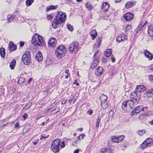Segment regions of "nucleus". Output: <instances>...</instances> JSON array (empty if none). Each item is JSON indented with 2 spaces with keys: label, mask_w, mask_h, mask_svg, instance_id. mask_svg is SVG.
<instances>
[{
  "label": "nucleus",
  "mask_w": 153,
  "mask_h": 153,
  "mask_svg": "<svg viewBox=\"0 0 153 153\" xmlns=\"http://www.w3.org/2000/svg\"><path fill=\"white\" fill-rule=\"evenodd\" d=\"M66 17V14L62 12L58 13L57 16L55 17L52 24V27L56 28L59 24L64 23Z\"/></svg>",
  "instance_id": "nucleus-1"
},
{
  "label": "nucleus",
  "mask_w": 153,
  "mask_h": 153,
  "mask_svg": "<svg viewBox=\"0 0 153 153\" xmlns=\"http://www.w3.org/2000/svg\"><path fill=\"white\" fill-rule=\"evenodd\" d=\"M136 99L131 98L130 100L127 101H124L122 105V108L125 111H127V109H132L138 103V100L139 98Z\"/></svg>",
  "instance_id": "nucleus-2"
},
{
  "label": "nucleus",
  "mask_w": 153,
  "mask_h": 153,
  "mask_svg": "<svg viewBox=\"0 0 153 153\" xmlns=\"http://www.w3.org/2000/svg\"><path fill=\"white\" fill-rule=\"evenodd\" d=\"M143 85H139L137 86L134 91L132 92L130 96V98H133L134 99H137V97L139 98L138 100V102L140 98V95L141 93H143Z\"/></svg>",
  "instance_id": "nucleus-3"
},
{
  "label": "nucleus",
  "mask_w": 153,
  "mask_h": 153,
  "mask_svg": "<svg viewBox=\"0 0 153 153\" xmlns=\"http://www.w3.org/2000/svg\"><path fill=\"white\" fill-rule=\"evenodd\" d=\"M32 42L36 46H42L45 44V42L42 37L36 33L32 36Z\"/></svg>",
  "instance_id": "nucleus-4"
},
{
  "label": "nucleus",
  "mask_w": 153,
  "mask_h": 153,
  "mask_svg": "<svg viewBox=\"0 0 153 153\" xmlns=\"http://www.w3.org/2000/svg\"><path fill=\"white\" fill-rule=\"evenodd\" d=\"M67 52L66 49L63 45L57 47L55 51L56 57L59 59H61L64 57Z\"/></svg>",
  "instance_id": "nucleus-5"
},
{
  "label": "nucleus",
  "mask_w": 153,
  "mask_h": 153,
  "mask_svg": "<svg viewBox=\"0 0 153 153\" xmlns=\"http://www.w3.org/2000/svg\"><path fill=\"white\" fill-rule=\"evenodd\" d=\"M80 48V47L79 45L78 42H72L68 47L69 51L72 54L77 52Z\"/></svg>",
  "instance_id": "nucleus-6"
},
{
  "label": "nucleus",
  "mask_w": 153,
  "mask_h": 153,
  "mask_svg": "<svg viewBox=\"0 0 153 153\" xmlns=\"http://www.w3.org/2000/svg\"><path fill=\"white\" fill-rule=\"evenodd\" d=\"M22 60L24 63L26 65L30 64L31 62V59L30 51H27L23 55Z\"/></svg>",
  "instance_id": "nucleus-7"
},
{
  "label": "nucleus",
  "mask_w": 153,
  "mask_h": 153,
  "mask_svg": "<svg viewBox=\"0 0 153 153\" xmlns=\"http://www.w3.org/2000/svg\"><path fill=\"white\" fill-rule=\"evenodd\" d=\"M60 143V140L58 139H55L53 141L52 143L51 147L53 152L55 153H57L59 152Z\"/></svg>",
  "instance_id": "nucleus-8"
},
{
  "label": "nucleus",
  "mask_w": 153,
  "mask_h": 153,
  "mask_svg": "<svg viewBox=\"0 0 153 153\" xmlns=\"http://www.w3.org/2000/svg\"><path fill=\"white\" fill-rule=\"evenodd\" d=\"M153 143V140L151 138H148L144 141V149L151 146Z\"/></svg>",
  "instance_id": "nucleus-9"
},
{
  "label": "nucleus",
  "mask_w": 153,
  "mask_h": 153,
  "mask_svg": "<svg viewBox=\"0 0 153 153\" xmlns=\"http://www.w3.org/2000/svg\"><path fill=\"white\" fill-rule=\"evenodd\" d=\"M103 69L101 67L99 66L96 69L95 74L97 77L100 76L102 74Z\"/></svg>",
  "instance_id": "nucleus-10"
},
{
  "label": "nucleus",
  "mask_w": 153,
  "mask_h": 153,
  "mask_svg": "<svg viewBox=\"0 0 153 153\" xmlns=\"http://www.w3.org/2000/svg\"><path fill=\"white\" fill-rule=\"evenodd\" d=\"M123 17L127 21H128L132 19L134 15L132 13H128L125 14Z\"/></svg>",
  "instance_id": "nucleus-11"
},
{
  "label": "nucleus",
  "mask_w": 153,
  "mask_h": 153,
  "mask_svg": "<svg viewBox=\"0 0 153 153\" xmlns=\"http://www.w3.org/2000/svg\"><path fill=\"white\" fill-rule=\"evenodd\" d=\"M109 7V5L107 2H104L102 4L101 9L103 12H107Z\"/></svg>",
  "instance_id": "nucleus-12"
},
{
  "label": "nucleus",
  "mask_w": 153,
  "mask_h": 153,
  "mask_svg": "<svg viewBox=\"0 0 153 153\" xmlns=\"http://www.w3.org/2000/svg\"><path fill=\"white\" fill-rule=\"evenodd\" d=\"M144 55L149 60H152L153 58V54L147 50L144 51Z\"/></svg>",
  "instance_id": "nucleus-13"
},
{
  "label": "nucleus",
  "mask_w": 153,
  "mask_h": 153,
  "mask_svg": "<svg viewBox=\"0 0 153 153\" xmlns=\"http://www.w3.org/2000/svg\"><path fill=\"white\" fill-rule=\"evenodd\" d=\"M143 111V107H142L140 108V107H137L135 108V109L133 110L130 113V114L131 116H132L135 113L136 114H138L141 111Z\"/></svg>",
  "instance_id": "nucleus-14"
},
{
  "label": "nucleus",
  "mask_w": 153,
  "mask_h": 153,
  "mask_svg": "<svg viewBox=\"0 0 153 153\" xmlns=\"http://www.w3.org/2000/svg\"><path fill=\"white\" fill-rule=\"evenodd\" d=\"M9 49L10 51H13L16 50L17 47L16 45L12 42H10L9 44Z\"/></svg>",
  "instance_id": "nucleus-15"
},
{
  "label": "nucleus",
  "mask_w": 153,
  "mask_h": 153,
  "mask_svg": "<svg viewBox=\"0 0 153 153\" xmlns=\"http://www.w3.org/2000/svg\"><path fill=\"white\" fill-rule=\"evenodd\" d=\"M36 59L39 62H41L43 59L42 55L41 53L39 52L35 57Z\"/></svg>",
  "instance_id": "nucleus-16"
},
{
  "label": "nucleus",
  "mask_w": 153,
  "mask_h": 153,
  "mask_svg": "<svg viewBox=\"0 0 153 153\" xmlns=\"http://www.w3.org/2000/svg\"><path fill=\"white\" fill-rule=\"evenodd\" d=\"M15 16L14 15L9 14L7 16V20L8 23L11 22L15 19Z\"/></svg>",
  "instance_id": "nucleus-17"
},
{
  "label": "nucleus",
  "mask_w": 153,
  "mask_h": 153,
  "mask_svg": "<svg viewBox=\"0 0 153 153\" xmlns=\"http://www.w3.org/2000/svg\"><path fill=\"white\" fill-rule=\"evenodd\" d=\"M107 99V96L103 94H101L99 97V99L101 101V103L103 102H106Z\"/></svg>",
  "instance_id": "nucleus-18"
},
{
  "label": "nucleus",
  "mask_w": 153,
  "mask_h": 153,
  "mask_svg": "<svg viewBox=\"0 0 153 153\" xmlns=\"http://www.w3.org/2000/svg\"><path fill=\"white\" fill-rule=\"evenodd\" d=\"M135 2H136L135 1H128L126 4L125 7L126 8L128 9L132 7L134 5Z\"/></svg>",
  "instance_id": "nucleus-19"
},
{
  "label": "nucleus",
  "mask_w": 153,
  "mask_h": 153,
  "mask_svg": "<svg viewBox=\"0 0 153 153\" xmlns=\"http://www.w3.org/2000/svg\"><path fill=\"white\" fill-rule=\"evenodd\" d=\"M148 33L150 36H153V27L152 25H150L148 28Z\"/></svg>",
  "instance_id": "nucleus-20"
},
{
  "label": "nucleus",
  "mask_w": 153,
  "mask_h": 153,
  "mask_svg": "<svg viewBox=\"0 0 153 153\" xmlns=\"http://www.w3.org/2000/svg\"><path fill=\"white\" fill-rule=\"evenodd\" d=\"M97 33L95 30H92L91 32L90 36L92 38V39L94 40L97 35Z\"/></svg>",
  "instance_id": "nucleus-21"
},
{
  "label": "nucleus",
  "mask_w": 153,
  "mask_h": 153,
  "mask_svg": "<svg viewBox=\"0 0 153 153\" xmlns=\"http://www.w3.org/2000/svg\"><path fill=\"white\" fill-rule=\"evenodd\" d=\"M99 62V60L97 59H94V63L93 64L91 65L90 66V68L91 69H94L95 68Z\"/></svg>",
  "instance_id": "nucleus-22"
},
{
  "label": "nucleus",
  "mask_w": 153,
  "mask_h": 153,
  "mask_svg": "<svg viewBox=\"0 0 153 153\" xmlns=\"http://www.w3.org/2000/svg\"><path fill=\"white\" fill-rule=\"evenodd\" d=\"M144 94L148 97H152L153 95V88L146 91Z\"/></svg>",
  "instance_id": "nucleus-23"
},
{
  "label": "nucleus",
  "mask_w": 153,
  "mask_h": 153,
  "mask_svg": "<svg viewBox=\"0 0 153 153\" xmlns=\"http://www.w3.org/2000/svg\"><path fill=\"white\" fill-rule=\"evenodd\" d=\"M55 39L54 38H52L48 42L49 45L54 46L55 44Z\"/></svg>",
  "instance_id": "nucleus-24"
},
{
  "label": "nucleus",
  "mask_w": 153,
  "mask_h": 153,
  "mask_svg": "<svg viewBox=\"0 0 153 153\" xmlns=\"http://www.w3.org/2000/svg\"><path fill=\"white\" fill-rule=\"evenodd\" d=\"M58 6L56 5L55 6L51 5L47 7L46 11L47 12L49 11L50 10H53L56 9L57 7Z\"/></svg>",
  "instance_id": "nucleus-25"
},
{
  "label": "nucleus",
  "mask_w": 153,
  "mask_h": 153,
  "mask_svg": "<svg viewBox=\"0 0 153 153\" xmlns=\"http://www.w3.org/2000/svg\"><path fill=\"white\" fill-rule=\"evenodd\" d=\"M112 50L111 49L108 50L107 51H105L104 54L106 57H108L111 54Z\"/></svg>",
  "instance_id": "nucleus-26"
},
{
  "label": "nucleus",
  "mask_w": 153,
  "mask_h": 153,
  "mask_svg": "<svg viewBox=\"0 0 153 153\" xmlns=\"http://www.w3.org/2000/svg\"><path fill=\"white\" fill-rule=\"evenodd\" d=\"M0 54L2 58H4L5 57V49L4 48H0Z\"/></svg>",
  "instance_id": "nucleus-27"
},
{
  "label": "nucleus",
  "mask_w": 153,
  "mask_h": 153,
  "mask_svg": "<svg viewBox=\"0 0 153 153\" xmlns=\"http://www.w3.org/2000/svg\"><path fill=\"white\" fill-rule=\"evenodd\" d=\"M8 91L10 94H12L15 91V89L13 87H10L7 88Z\"/></svg>",
  "instance_id": "nucleus-28"
},
{
  "label": "nucleus",
  "mask_w": 153,
  "mask_h": 153,
  "mask_svg": "<svg viewBox=\"0 0 153 153\" xmlns=\"http://www.w3.org/2000/svg\"><path fill=\"white\" fill-rule=\"evenodd\" d=\"M106 102H103L101 103V106L104 109H106L109 106V105L108 103Z\"/></svg>",
  "instance_id": "nucleus-29"
},
{
  "label": "nucleus",
  "mask_w": 153,
  "mask_h": 153,
  "mask_svg": "<svg viewBox=\"0 0 153 153\" xmlns=\"http://www.w3.org/2000/svg\"><path fill=\"white\" fill-rule=\"evenodd\" d=\"M85 6L90 11L93 8L92 5L89 2H86L85 4Z\"/></svg>",
  "instance_id": "nucleus-30"
},
{
  "label": "nucleus",
  "mask_w": 153,
  "mask_h": 153,
  "mask_svg": "<svg viewBox=\"0 0 153 153\" xmlns=\"http://www.w3.org/2000/svg\"><path fill=\"white\" fill-rule=\"evenodd\" d=\"M16 64V61L15 60H13L10 64V67L12 69H13Z\"/></svg>",
  "instance_id": "nucleus-31"
},
{
  "label": "nucleus",
  "mask_w": 153,
  "mask_h": 153,
  "mask_svg": "<svg viewBox=\"0 0 153 153\" xmlns=\"http://www.w3.org/2000/svg\"><path fill=\"white\" fill-rule=\"evenodd\" d=\"M25 81V79L24 77H20L17 81L19 84H21L23 83Z\"/></svg>",
  "instance_id": "nucleus-32"
},
{
  "label": "nucleus",
  "mask_w": 153,
  "mask_h": 153,
  "mask_svg": "<svg viewBox=\"0 0 153 153\" xmlns=\"http://www.w3.org/2000/svg\"><path fill=\"white\" fill-rule=\"evenodd\" d=\"M111 140L112 142L118 143V137L117 136H112L111 137Z\"/></svg>",
  "instance_id": "nucleus-33"
},
{
  "label": "nucleus",
  "mask_w": 153,
  "mask_h": 153,
  "mask_svg": "<svg viewBox=\"0 0 153 153\" xmlns=\"http://www.w3.org/2000/svg\"><path fill=\"white\" fill-rule=\"evenodd\" d=\"M101 117L99 116L97 117V119L96 122V127L98 129L99 125V123L100 121Z\"/></svg>",
  "instance_id": "nucleus-34"
},
{
  "label": "nucleus",
  "mask_w": 153,
  "mask_h": 153,
  "mask_svg": "<svg viewBox=\"0 0 153 153\" xmlns=\"http://www.w3.org/2000/svg\"><path fill=\"white\" fill-rule=\"evenodd\" d=\"M34 1V0H27L26 1V4L27 6H30Z\"/></svg>",
  "instance_id": "nucleus-35"
},
{
  "label": "nucleus",
  "mask_w": 153,
  "mask_h": 153,
  "mask_svg": "<svg viewBox=\"0 0 153 153\" xmlns=\"http://www.w3.org/2000/svg\"><path fill=\"white\" fill-rule=\"evenodd\" d=\"M124 40V38L122 36H118L116 39V41L118 42H120L121 41H123Z\"/></svg>",
  "instance_id": "nucleus-36"
},
{
  "label": "nucleus",
  "mask_w": 153,
  "mask_h": 153,
  "mask_svg": "<svg viewBox=\"0 0 153 153\" xmlns=\"http://www.w3.org/2000/svg\"><path fill=\"white\" fill-rule=\"evenodd\" d=\"M98 39L97 40V42L96 43V45L97 43H98L97 47H99L101 44L102 39L100 37L98 36Z\"/></svg>",
  "instance_id": "nucleus-37"
},
{
  "label": "nucleus",
  "mask_w": 153,
  "mask_h": 153,
  "mask_svg": "<svg viewBox=\"0 0 153 153\" xmlns=\"http://www.w3.org/2000/svg\"><path fill=\"white\" fill-rule=\"evenodd\" d=\"M67 27L68 30L71 31H72L74 30L73 26L70 24L67 25Z\"/></svg>",
  "instance_id": "nucleus-38"
},
{
  "label": "nucleus",
  "mask_w": 153,
  "mask_h": 153,
  "mask_svg": "<svg viewBox=\"0 0 153 153\" xmlns=\"http://www.w3.org/2000/svg\"><path fill=\"white\" fill-rule=\"evenodd\" d=\"M117 137L118 143L122 141L124 138V136H117Z\"/></svg>",
  "instance_id": "nucleus-39"
},
{
  "label": "nucleus",
  "mask_w": 153,
  "mask_h": 153,
  "mask_svg": "<svg viewBox=\"0 0 153 153\" xmlns=\"http://www.w3.org/2000/svg\"><path fill=\"white\" fill-rule=\"evenodd\" d=\"M114 111L113 110H111L109 111L108 115L110 117H111V118H112L114 115Z\"/></svg>",
  "instance_id": "nucleus-40"
},
{
  "label": "nucleus",
  "mask_w": 153,
  "mask_h": 153,
  "mask_svg": "<svg viewBox=\"0 0 153 153\" xmlns=\"http://www.w3.org/2000/svg\"><path fill=\"white\" fill-rule=\"evenodd\" d=\"M131 26L130 25H128L126 27L125 29V31L126 32H127L128 31H129L131 29Z\"/></svg>",
  "instance_id": "nucleus-41"
},
{
  "label": "nucleus",
  "mask_w": 153,
  "mask_h": 153,
  "mask_svg": "<svg viewBox=\"0 0 153 153\" xmlns=\"http://www.w3.org/2000/svg\"><path fill=\"white\" fill-rule=\"evenodd\" d=\"M148 77L150 81L153 83V75H150L148 76Z\"/></svg>",
  "instance_id": "nucleus-42"
},
{
  "label": "nucleus",
  "mask_w": 153,
  "mask_h": 153,
  "mask_svg": "<svg viewBox=\"0 0 153 153\" xmlns=\"http://www.w3.org/2000/svg\"><path fill=\"white\" fill-rule=\"evenodd\" d=\"M65 146L64 142L63 141L61 143H60L59 145V147L60 146L61 148H63L65 147Z\"/></svg>",
  "instance_id": "nucleus-43"
},
{
  "label": "nucleus",
  "mask_w": 153,
  "mask_h": 153,
  "mask_svg": "<svg viewBox=\"0 0 153 153\" xmlns=\"http://www.w3.org/2000/svg\"><path fill=\"white\" fill-rule=\"evenodd\" d=\"M138 119L140 120L143 121V114H140L138 117Z\"/></svg>",
  "instance_id": "nucleus-44"
},
{
  "label": "nucleus",
  "mask_w": 153,
  "mask_h": 153,
  "mask_svg": "<svg viewBox=\"0 0 153 153\" xmlns=\"http://www.w3.org/2000/svg\"><path fill=\"white\" fill-rule=\"evenodd\" d=\"M105 153H112L111 150L108 148H105Z\"/></svg>",
  "instance_id": "nucleus-45"
},
{
  "label": "nucleus",
  "mask_w": 153,
  "mask_h": 153,
  "mask_svg": "<svg viewBox=\"0 0 153 153\" xmlns=\"http://www.w3.org/2000/svg\"><path fill=\"white\" fill-rule=\"evenodd\" d=\"M24 120H25L28 117V114L26 113H25L22 116Z\"/></svg>",
  "instance_id": "nucleus-46"
},
{
  "label": "nucleus",
  "mask_w": 153,
  "mask_h": 153,
  "mask_svg": "<svg viewBox=\"0 0 153 153\" xmlns=\"http://www.w3.org/2000/svg\"><path fill=\"white\" fill-rule=\"evenodd\" d=\"M101 61L102 63H105L107 62V60L104 57H102Z\"/></svg>",
  "instance_id": "nucleus-47"
},
{
  "label": "nucleus",
  "mask_w": 153,
  "mask_h": 153,
  "mask_svg": "<svg viewBox=\"0 0 153 153\" xmlns=\"http://www.w3.org/2000/svg\"><path fill=\"white\" fill-rule=\"evenodd\" d=\"M31 104H30V105H29V104H27L25 105V108H26V110H27L30 107H31Z\"/></svg>",
  "instance_id": "nucleus-48"
},
{
  "label": "nucleus",
  "mask_w": 153,
  "mask_h": 153,
  "mask_svg": "<svg viewBox=\"0 0 153 153\" xmlns=\"http://www.w3.org/2000/svg\"><path fill=\"white\" fill-rule=\"evenodd\" d=\"M143 130H139L137 131V133L140 136H141L143 134Z\"/></svg>",
  "instance_id": "nucleus-49"
},
{
  "label": "nucleus",
  "mask_w": 153,
  "mask_h": 153,
  "mask_svg": "<svg viewBox=\"0 0 153 153\" xmlns=\"http://www.w3.org/2000/svg\"><path fill=\"white\" fill-rule=\"evenodd\" d=\"M52 19V16L51 15L48 16H47V19L48 20H51Z\"/></svg>",
  "instance_id": "nucleus-50"
},
{
  "label": "nucleus",
  "mask_w": 153,
  "mask_h": 153,
  "mask_svg": "<svg viewBox=\"0 0 153 153\" xmlns=\"http://www.w3.org/2000/svg\"><path fill=\"white\" fill-rule=\"evenodd\" d=\"M105 148L102 149L100 152V153H105Z\"/></svg>",
  "instance_id": "nucleus-51"
},
{
  "label": "nucleus",
  "mask_w": 153,
  "mask_h": 153,
  "mask_svg": "<svg viewBox=\"0 0 153 153\" xmlns=\"http://www.w3.org/2000/svg\"><path fill=\"white\" fill-rule=\"evenodd\" d=\"M111 61L112 62H114L115 61V59L113 55L111 56Z\"/></svg>",
  "instance_id": "nucleus-52"
},
{
  "label": "nucleus",
  "mask_w": 153,
  "mask_h": 153,
  "mask_svg": "<svg viewBox=\"0 0 153 153\" xmlns=\"http://www.w3.org/2000/svg\"><path fill=\"white\" fill-rule=\"evenodd\" d=\"M24 43L23 41H20L19 42L20 46L21 47L23 46L24 45Z\"/></svg>",
  "instance_id": "nucleus-53"
},
{
  "label": "nucleus",
  "mask_w": 153,
  "mask_h": 153,
  "mask_svg": "<svg viewBox=\"0 0 153 153\" xmlns=\"http://www.w3.org/2000/svg\"><path fill=\"white\" fill-rule=\"evenodd\" d=\"M144 114L145 115L149 116L150 115L152 114V112L151 111H150L147 112V114H146V113L144 114Z\"/></svg>",
  "instance_id": "nucleus-54"
},
{
  "label": "nucleus",
  "mask_w": 153,
  "mask_h": 153,
  "mask_svg": "<svg viewBox=\"0 0 153 153\" xmlns=\"http://www.w3.org/2000/svg\"><path fill=\"white\" fill-rule=\"evenodd\" d=\"M49 137V135H48L47 137H44L43 136V135H42L41 136V137H40V139L41 140H42L43 139H46L47 138H48Z\"/></svg>",
  "instance_id": "nucleus-55"
},
{
  "label": "nucleus",
  "mask_w": 153,
  "mask_h": 153,
  "mask_svg": "<svg viewBox=\"0 0 153 153\" xmlns=\"http://www.w3.org/2000/svg\"><path fill=\"white\" fill-rule=\"evenodd\" d=\"M143 22H140V24L138 26V27H139L140 28H141L142 29L143 27V25H142Z\"/></svg>",
  "instance_id": "nucleus-56"
},
{
  "label": "nucleus",
  "mask_w": 153,
  "mask_h": 153,
  "mask_svg": "<svg viewBox=\"0 0 153 153\" xmlns=\"http://www.w3.org/2000/svg\"><path fill=\"white\" fill-rule=\"evenodd\" d=\"M19 123L18 122H17L16 123L15 125V128H18L19 127Z\"/></svg>",
  "instance_id": "nucleus-57"
},
{
  "label": "nucleus",
  "mask_w": 153,
  "mask_h": 153,
  "mask_svg": "<svg viewBox=\"0 0 153 153\" xmlns=\"http://www.w3.org/2000/svg\"><path fill=\"white\" fill-rule=\"evenodd\" d=\"M99 51H96L94 53V58H95V56L98 53Z\"/></svg>",
  "instance_id": "nucleus-58"
},
{
  "label": "nucleus",
  "mask_w": 153,
  "mask_h": 153,
  "mask_svg": "<svg viewBox=\"0 0 153 153\" xmlns=\"http://www.w3.org/2000/svg\"><path fill=\"white\" fill-rule=\"evenodd\" d=\"M79 149H77L75 150L74 153H79Z\"/></svg>",
  "instance_id": "nucleus-59"
},
{
  "label": "nucleus",
  "mask_w": 153,
  "mask_h": 153,
  "mask_svg": "<svg viewBox=\"0 0 153 153\" xmlns=\"http://www.w3.org/2000/svg\"><path fill=\"white\" fill-rule=\"evenodd\" d=\"M87 112L88 113V114H89L90 115H91L93 113V111L92 110H90L89 111H88Z\"/></svg>",
  "instance_id": "nucleus-60"
},
{
  "label": "nucleus",
  "mask_w": 153,
  "mask_h": 153,
  "mask_svg": "<svg viewBox=\"0 0 153 153\" xmlns=\"http://www.w3.org/2000/svg\"><path fill=\"white\" fill-rule=\"evenodd\" d=\"M69 70L68 69H66L65 70V74H70L69 73Z\"/></svg>",
  "instance_id": "nucleus-61"
},
{
  "label": "nucleus",
  "mask_w": 153,
  "mask_h": 153,
  "mask_svg": "<svg viewBox=\"0 0 153 153\" xmlns=\"http://www.w3.org/2000/svg\"><path fill=\"white\" fill-rule=\"evenodd\" d=\"M149 68L151 70L153 71V64L150 66Z\"/></svg>",
  "instance_id": "nucleus-62"
},
{
  "label": "nucleus",
  "mask_w": 153,
  "mask_h": 153,
  "mask_svg": "<svg viewBox=\"0 0 153 153\" xmlns=\"http://www.w3.org/2000/svg\"><path fill=\"white\" fill-rule=\"evenodd\" d=\"M70 74H67V75H66L65 76V79H67L69 76H70Z\"/></svg>",
  "instance_id": "nucleus-63"
},
{
  "label": "nucleus",
  "mask_w": 153,
  "mask_h": 153,
  "mask_svg": "<svg viewBox=\"0 0 153 153\" xmlns=\"http://www.w3.org/2000/svg\"><path fill=\"white\" fill-rule=\"evenodd\" d=\"M74 84H76L77 86L79 85V83L76 82V80H75V81L73 82Z\"/></svg>",
  "instance_id": "nucleus-64"
}]
</instances>
